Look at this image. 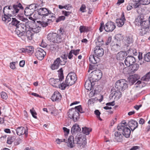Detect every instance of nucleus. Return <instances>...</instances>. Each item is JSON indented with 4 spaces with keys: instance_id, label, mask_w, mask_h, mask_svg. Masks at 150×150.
<instances>
[{
    "instance_id": "nucleus-1",
    "label": "nucleus",
    "mask_w": 150,
    "mask_h": 150,
    "mask_svg": "<svg viewBox=\"0 0 150 150\" xmlns=\"http://www.w3.org/2000/svg\"><path fill=\"white\" fill-rule=\"evenodd\" d=\"M67 143L68 146L71 148L74 147L75 144H77L79 146H82L83 147L86 143V139L81 134H77L75 138L73 136H71L68 138Z\"/></svg>"
},
{
    "instance_id": "nucleus-2",
    "label": "nucleus",
    "mask_w": 150,
    "mask_h": 150,
    "mask_svg": "<svg viewBox=\"0 0 150 150\" xmlns=\"http://www.w3.org/2000/svg\"><path fill=\"white\" fill-rule=\"evenodd\" d=\"M11 10H13V7L11 6H6L3 9V11L4 16H2V19L6 23H8L11 20V18L8 16L10 14V12H11Z\"/></svg>"
},
{
    "instance_id": "nucleus-3",
    "label": "nucleus",
    "mask_w": 150,
    "mask_h": 150,
    "mask_svg": "<svg viewBox=\"0 0 150 150\" xmlns=\"http://www.w3.org/2000/svg\"><path fill=\"white\" fill-rule=\"evenodd\" d=\"M47 38L50 42L54 43H59L62 41L61 35L54 33H49L47 35Z\"/></svg>"
},
{
    "instance_id": "nucleus-4",
    "label": "nucleus",
    "mask_w": 150,
    "mask_h": 150,
    "mask_svg": "<svg viewBox=\"0 0 150 150\" xmlns=\"http://www.w3.org/2000/svg\"><path fill=\"white\" fill-rule=\"evenodd\" d=\"M68 117L74 122H76L79 118V114L75 108L69 109L68 112Z\"/></svg>"
},
{
    "instance_id": "nucleus-5",
    "label": "nucleus",
    "mask_w": 150,
    "mask_h": 150,
    "mask_svg": "<svg viewBox=\"0 0 150 150\" xmlns=\"http://www.w3.org/2000/svg\"><path fill=\"white\" fill-rule=\"evenodd\" d=\"M115 87L117 90L124 91L128 87L127 82L124 79L120 80L116 82Z\"/></svg>"
},
{
    "instance_id": "nucleus-6",
    "label": "nucleus",
    "mask_w": 150,
    "mask_h": 150,
    "mask_svg": "<svg viewBox=\"0 0 150 150\" xmlns=\"http://www.w3.org/2000/svg\"><path fill=\"white\" fill-rule=\"evenodd\" d=\"M76 74L74 72L69 73L66 77L65 82L70 86L74 84L77 80V77Z\"/></svg>"
},
{
    "instance_id": "nucleus-7",
    "label": "nucleus",
    "mask_w": 150,
    "mask_h": 150,
    "mask_svg": "<svg viewBox=\"0 0 150 150\" xmlns=\"http://www.w3.org/2000/svg\"><path fill=\"white\" fill-rule=\"evenodd\" d=\"M64 65L62 62L60 57L57 58L54 61L53 64H51L50 68L52 70L57 69L59 68V66Z\"/></svg>"
},
{
    "instance_id": "nucleus-8",
    "label": "nucleus",
    "mask_w": 150,
    "mask_h": 150,
    "mask_svg": "<svg viewBox=\"0 0 150 150\" xmlns=\"http://www.w3.org/2000/svg\"><path fill=\"white\" fill-rule=\"evenodd\" d=\"M35 54L38 60H41L46 55V52L42 49L39 48L37 49Z\"/></svg>"
},
{
    "instance_id": "nucleus-9",
    "label": "nucleus",
    "mask_w": 150,
    "mask_h": 150,
    "mask_svg": "<svg viewBox=\"0 0 150 150\" xmlns=\"http://www.w3.org/2000/svg\"><path fill=\"white\" fill-rule=\"evenodd\" d=\"M115 27L114 23L111 21L108 22L106 24L104 29L107 32H112L115 28Z\"/></svg>"
},
{
    "instance_id": "nucleus-10",
    "label": "nucleus",
    "mask_w": 150,
    "mask_h": 150,
    "mask_svg": "<svg viewBox=\"0 0 150 150\" xmlns=\"http://www.w3.org/2000/svg\"><path fill=\"white\" fill-rule=\"evenodd\" d=\"M135 58L132 55H129L125 60V63L127 67H129L135 62Z\"/></svg>"
},
{
    "instance_id": "nucleus-11",
    "label": "nucleus",
    "mask_w": 150,
    "mask_h": 150,
    "mask_svg": "<svg viewBox=\"0 0 150 150\" xmlns=\"http://www.w3.org/2000/svg\"><path fill=\"white\" fill-rule=\"evenodd\" d=\"M49 10L45 8H42L39 9H38L37 12L38 15L42 16V18L43 20H45L46 15L47 13Z\"/></svg>"
},
{
    "instance_id": "nucleus-12",
    "label": "nucleus",
    "mask_w": 150,
    "mask_h": 150,
    "mask_svg": "<svg viewBox=\"0 0 150 150\" xmlns=\"http://www.w3.org/2000/svg\"><path fill=\"white\" fill-rule=\"evenodd\" d=\"M16 131L18 135L20 136L23 134H25L26 137H27L28 135V130L25 129L23 127H20L17 128L16 130Z\"/></svg>"
},
{
    "instance_id": "nucleus-13",
    "label": "nucleus",
    "mask_w": 150,
    "mask_h": 150,
    "mask_svg": "<svg viewBox=\"0 0 150 150\" xmlns=\"http://www.w3.org/2000/svg\"><path fill=\"white\" fill-rule=\"evenodd\" d=\"M47 15H46L45 19H47V22H51L54 21L56 19L55 15L53 13H52V12L49 10L47 13Z\"/></svg>"
},
{
    "instance_id": "nucleus-14",
    "label": "nucleus",
    "mask_w": 150,
    "mask_h": 150,
    "mask_svg": "<svg viewBox=\"0 0 150 150\" xmlns=\"http://www.w3.org/2000/svg\"><path fill=\"white\" fill-rule=\"evenodd\" d=\"M20 9H23V8L20 3H17L13 5V11L11 10V12H12V13L14 14L18 13Z\"/></svg>"
},
{
    "instance_id": "nucleus-15",
    "label": "nucleus",
    "mask_w": 150,
    "mask_h": 150,
    "mask_svg": "<svg viewBox=\"0 0 150 150\" xmlns=\"http://www.w3.org/2000/svg\"><path fill=\"white\" fill-rule=\"evenodd\" d=\"M62 96L60 93L58 91H55L51 97L53 101L58 102L61 99Z\"/></svg>"
},
{
    "instance_id": "nucleus-16",
    "label": "nucleus",
    "mask_w": 150,
    "mask_h": 150,
    "mask_svg": "<svg viewBox=\"0 0 150 150\" xmlns=\"http://www.w3.org/2000/svg\"><path fill=\"white\" fill-rule=\"evenodd\" d=\"M94 52L97 56L101 57L104 54V51L103 49L100 46H97L94 49Z\"/></svg>"
},
{
    "instance_id": "nucleus-17",
    "label": "nucleus",
    "mask_w": 150,
    "mask_h": 150,
    "mask_svg": "<svg viewBox=\"0 0 150 150\" xmlns=\"http://www.w3.org/2000/svg\"><path fill=\"white\" fill-rule=\"evenodd\" d=\"M138 124L137 122L133 120H131L129 121L128 123V126L131 129L132 131H133L134 129L138 127Z\"/></svg>"
},
{
    "instance_id": "nucleus-18",
    "label": "nucleus",
    "mask_w": 150,
    "mask_h": 150,
    "mask_svg": "<svg viewBox=\"0 0 150 150\" xmlns=\"http://www.w3.org/2000/svg\"><path fill=\"white\" fill-rule=\"evenodd\" d=\"M21 26L22 28L21 30H16L15 31L16 33L19 37H20L25 35V32L27 31L24 23H22V25Z\"/></svg>"
},
{
    "instance_id": "nucleus-19",
    "label": "nucleus",
    "mask_w": 150,
    "mask_h": 150,
    "mask_svg": "<svg viewBox=\"0 0 150 150\" xmlns=\"http://www.w3.org/2000/svg\"><path fill=\"white\" fill-rule=\"evenodd\" d=\"M120 91L117 89L114 91L110 94V97H114V99L116 100L119 99L122 96V93Z\"/></svg>"
},
{
    "instance_id": "nucleus-20",
    "label": "nucleus",
    "mask_w": 150,
    "mask_h": 150,
    "mask_svg": "<svg viewBox=\"0 0 150 150\" xmlns=\"http://www.w3.org/2000/svg\"><path fill=\"white\" fill-rule=\"evenodd\" d=\"M94 82H93L89 78L86 80L85 83V87L86 89L91 91L94 85Z\"/></svg>"
},
{
    "instance_id": "nucleus-21",
    "label": "nucleus",
    "mask_w": 150,
    "mask_h": 150,
    "mask_svg": "<svg viewBox=\"0 0 150 150\" xmlns=\"http://www.w3.org/2000/svg\"><path fill=\"white\" fill-rule=\"evenodd\" d=\"M144 19L143 15H141L138 16L135 18L134 22L136 25L140 26L142 23L144 21Z\"/></svg>"
},
{
    "instance_id": "nucleus-22",
    "label": "nucleus",
    "mask_w": 150,
    "mask_h": 150,
    "mask_svg": "<svg viewBox=\"0 0 150 150\" xmlns=\"http://www.w3.org/2000/svg\"><path fill=\"white\" fill-rule=\"evenodd\" d=\"M120 130H122V134L126 138H128L130 137L131 131L130 129L128 127H124L123 129H120Z\"/></svg>"
},
{
    "instance_id": "nucleus-23",
    "label": "nucleus",
    "mask_w": 150,
    "mask_h": 150,
    "mask_svg": "<svg viewBox=\"0 0 150 150\" xmlns=\"http://www.w3.org/2000/svg\"><path fill=\"white\" fill-rule=\"evenodd\" d=\"M127 55L126 52L121 51L118 53L116 56V59L117 60L122 61L123 60Z\"/></svg>"
},
{
    "instance_id": "nucleus-24",
    "label": "nucleus",
    "mask_w": 150,
    "mask_h": 150,
    "mask_svg": "<svg viewBox=\"0 0 150 150\" xmlns=\"http://www.w3.org/2000/svg\"><path fill=\"white\" fill-rule=\"evenodd\" d=\"M89 59L90 62L93 64H96L99 62L100 61L99 58L94 56V55H90L89 57Z\"/></svg>"
},
{
    "instance_id": "nucleus-25",
    "label": "nucleus",
    "mask_w": 150,
    "mask_h": 150,
    "mask_svg": "<svg viewBox=\"0 0 150 150\" xmlns=\"http://www.w3.org/2000/svg\"><path fill=\"white\" fill-rule=\"evenodd\" d=\"M115 141L117 142H121L122 140L123 136L120 132L118 131L115 132Z\"/></svg>"
},
{
    "instance_id": "nucleus-26",
    "label": "nucleus",
    "mask_w": 150,
    "mask_h": 150,
    "mask_svg": "<svg viewBox=\"0 0 150 150\" xmlns=\"http://www.w3.org/2000/svg\"><path fill=\"white\" fill-rule=\"evenodd\" d=\"M81 131V128L79 127L78 125L76 124L73 126L71 128V132L73 134L80 132Z\"/></svg>"
},
{
    "instance_id": "nucleus-27",
    "label": "nucleus",
    "mask_w": 150,
    "mask_h": 150,
    "mask_svg": "<svg viewBox=\"0 0 150 150\" xmlns=\"http://www.w3.org/2000/svg\"><path fill=\"white\" fill-rule=\"evenodd\" d=\"M121 45L120 42H117L112 46L111 50L114 52H117L121 49Z\"/></svg>"
},
{
    "instance_id": "nucleus-28",
    "label": "nucleus",
    "mask_w": 150,
    "mask_h": 150,
    "mask_svg": "<svg viewBox=\"0 0 150 150\" xmlns=\"http://www.w3.org/2000/svg\"><path fill=\"white\" fill-rule=\"evenodd\" d=\"M128 125V123L125 122V120H123L121 122L118 124L117 127V129L120 131V129H123L124 127H127Z\"/></svg>"
},
{
    "instance_id": "nucleus-29",
    "label": "nucleus",
    "mask_w": 150,
    "mask_h": 150,
    "mask_svg": "<svg viewBox=\"0 0 150 150\" xmlns=\"http://www.w3.org/2000/svg\"><path fill=\"white\" fill-rule=\"evenodd\" d=\"M56 87L59 88L62 90H64L68 86H70L68 84L63 82L62 83H58L57 85H55Z\"/></svg>"
},
{
    "instance_id": "nucleus-30",
    "label": "nucleus",
    "mask_w": 150,
    "mask_h": 150,
    "mask_svg": "<svg viewBox=\"0 0 150 150\" xmlns=\"http://www.w3.org/2000/svg\"><path fill=\"white\" fill-rule=\"evenodd\" d=\"M140 0H133V6L134 8L140 9L141 8V4L140 3Z\"/></svg>"
},
{
    "instance_id": "nucleus-31",
    "label": "nucleus",
    "mask_w": 150,
    "mask_h": 150,
    "mask_svg": "<svg viewBox=\"0 0 150 150\" xmlns=\"http://www.w3.org/2000/svg\"><path fill=\"white\" fill-rule=\"evenodd\" d=\"M90 76L88 78L90 79L92 82H95L98 81L100 79H99L98 77H97L95 74L93 73V71H92L90 75Z\"/></svg>"
},
{
    "instance_id": "nucleus-32",
    "label": "nucleus",
    "mask_w": 150,
    "mask_h": 150,
    "mask_svg": "<svg viewBox=\"0 0 150 150\" xmlns=\"http://www.w3.org/2000/svg\"><path fill=\"white\" fill-rule=\"evenodd\" d=\"M150 22L148 20H145L142 23L141 26V27L149 29L150 26Z\"/></svg>"
},
{
    "instance_id": "nucleus-33",
    "label": "nucleus",
    "mask_w": 150,
    "mask_h": 150,
    "mask_svg": "<svg viewBox=\"0 0 150 150\" xmlns=\"http://www.w3.org/2000/svg\"><path fill=\"white\" fill-rule=\"evenodd\" d=\"M34 12V10H31L26 7L24 10V14L26 16H30L33 14Z\"/></svg>"
},
{
    "instance_id": "nucleus-34",
    "label": "nucleus",
    "mask_w": 150,
    "mask_h": 150,
    "mask_svg": "<svg viewBox=\"0 0 150 150\" xmlns=\"http://www.w3.org/2000/svg\"><path fill=\"white\" fill-rule=\"evenodd\" d=\"M149 30V29H147L141 27V28L139 29V34L141 36H143L146 34Z\"/></svg>"
},
{
    "instance_id": "nucleus-35",
    "label": "nucleus",
    "mask_w": 150,
    "mask_h": 150,
    "mask_svg": "<svg viewBox=\"0 0 150 150\" xmlns=\"http://www.w3.org/2000/svg\"><path fill=\"white\" fill-rule=\"evenodd\" d=\"M124 40L128 44H130L133 42V40L132 36H126Z\"/></svg>"
},
{
    "instance_id": "nucleus-36",
    "label": "nucleus",
    "mask_w": 150,
    "mask_h": 150,
    "mask_svg": "<svg viewBox=\"0 0 150 150\" xmlns=\"http://www.w3.org/2000/svg\"><path fill=\"white\" fill-rule=\"evenodd\" d=\"M93 73L95 74L96 76L100 79L102 76V73L100 70L96 69L93 71Z\"/></svg>"
},
{
    "instance_id": "nucleus-37",
    "label": "nucleus",
    "mask_w": 150,
    "mask_h": 150,
    "mask_svg": "<svg viewBox=\"0 0 150 150\" xmlns=\"http://www.w3.org/2000/svg\"><path fill=\"white\" fill-rule=\"evenodd\" d=\"M50 50L53 52H55L56 51L57 49L58 48V46L57 45L52 44L49 45Z\"/></svg>"
},
{
    "instance_id": "nucleus-38",
    "label": "nucleus",
    "mask_w": 150,
    "mask_h": 150,
    "mask_svg": "<svg viewBox=\"0 0 150 150\" xmlns=\"http://www.w3.org/2000/svg\"><path fill=\"white\" fill-rule=\"evenodd\" d=\"M97 45H102L103 44V40L102 37L99 36L95 40Z\"/></svg>"
},
{
    "instance_id": "nucleus-39",
    "label": "nucleus",
    "mask_w": 150,
    "mask_h": 150,
    "mask_svg": "<svg viewBox=\"0 0 150 150\" xmlns=\"http://www.w3.org/2000/svg\"><path fill=\"white\" fill-rule=\"evenodd\" d=\"M115 39L117 42H120L121 40L124 39V35L121 34H118L116 35Z\"/></svg>"
},
{
    "instance_id": "nucleus-40",
    "label": "nucleus",
    "mask_w": 150,
    "mask_h": 150,
    "mask_svg": "<svg viewBox=\"0 0 150 150\" xmlns=\"http://www.w3.org/2000/svg\"><path fill=\"white\" fill-rule=\"evenodd\" d=\"M141 80L143 81H149L150 80V71L142 77L141 78Z\"/></svg>"
},
{
    "instance_id": "nucleus-41",
    "label": "nucleus",
    "mask_w": 150,
    "mask_h": 150,
    "mask_svg": "<svg viewBox=\"0 0 150 150\" xmlns=\"http://www.w3.org/2000/svg\"><path fill=\"white\" fill-rule=\"evenodd\" d=\"M38 7L39 6L37 4H34L29 5L27 7L28 8L31 10L32 9L34 10V11L36 10H38V9H37V8H38Z\"/></svg>"
},
{
    "instance_id": "nucleus-42",
    "label": "nucleus",
    "mask_w": 150,
    "mask_h": 150,
    "mask_svg": "<svg viewBox=\"0 0 150 150\" xmlns=\"http://www.w3.org/2000/svg\"><path fill=\"white\" fill-rule=\"evenodd\" d=\"M26 31V36L28 39L30 40H31L33 38V33H32L31 31L30 30H28Z\"/></svg>"
},
{
    "instance_id": "nucleus-43",
    "label": "nucleus",
    "mask_w": 150,
    "mask_h": 150,
    "mask_svg": "<svg viewBox=\"0 0 150 150\" xmlns=\"http://www.w3.org/2000/svg\"><path fill=\"white\" fill-rule=\"evenodd\" d=\"M12 19V21L11 23L12 25L16 27L20 23V21L15 18H13Z\"/></svg>"
},
{
    "instance_id": "nucleus-44",
    "label": "nucleus",
    "mask_w": 150,
    "mask_h": 150,
    "mask_svg": "<svg viewBox=\"0 0 150 150\" xmlns=\"http://www.w3.org/2000/svg\"><path fill=\"white\" fill-rule=\"evenodd\" d=\"M60 57L63 59V61H62V63L64 65H65L67 62V54H66L65 53H63L60 56Z\"/></svg>"
},
{
    "instance_id": "nucleus-45",
    "label": "nucleus",
    "mask_w": 150,
    "mask_h": 150,
    "mask_svg": "<svg viewBox=\"0 0 150 150\" xmlns=\"http://www.w3.org/2000/svg\"><path fill=\"white\" fill-rule=\"evenodd\" d=\"M131 66H132L131 70L133 72H134L137 71L139 67V65L137 64H134L131 65Z\"/></svg>"
},
{
    "instance_id": "nucleus-46",
    "label": "nucleus",
    "mask_w": 150,
    "mask_h": 150,
    "mask_svg": "<svg viewBox=\"0 0 150 150\" xmlns=\"http://www.w3.org/2000/svg\"><path fill=\"white\" fill-rule=\"evenodd\" d=\"M82 129L83 133L86 135H88L90 132L91 131V129L86 127H82Z\"/></svg>"
},
{
    "instance_id": "nucleus-47",
    "label": "nucleus",
    "mask_w": 150,
    "mask_h": 150,
    "mask_svg": "<svg viewBox=\"0 0 150 150\" xmlns=\"http://www.w3.org/2000/svg\"><path fill=\"white\" fill-rule=\"evenodd\" d=\"M139 78L137 75L135 74L133 77L131 78L129 80V81L132 82V84L134 83Z\"/></svg>"
},
{
    "instance_id": "nucleus-48",
    "label": "nucleus",
    "mask_w": 150,
    "mask_h": 150,
    "mask_svg": "<svg viewBox=\"0 0 150 150\" xmlns=\"http://www.w3.org/2000/svg\"><path fill=\"white\" fill-rule=\"evenodd\" d=\"M128 53L129 54H132L136 56L137 54V50L135 49H130L128 51Z\"/></svg>"
},
{
    "instance_id": "nucleus-49",
    "label": "nucleus",
    "mask_w": 150,
    "mask_h": 150,
    "mask_svg": "<svg viewBox=\"0 0 150 150\" xmlns=\"http://www.w3.org/2000/svg\"><path fill=\"white\" fill-rule=\"evenodd\" d=\"M58 72H60V73L59 75V79L61 81L64 79V76L63 75V70L62 68H61L58 71Z\"/></svg>"
},
{
    "instance_id": "nucleus-50",
    "label": "nucleus",
    "mask_w": 150,
    "mask_h": 150,
    "mask_svg": "<svg viewBox=\"0 0 150 150\" xmlns=\"http://www.w3.org/2000/svg\"><path fill=\"white\" fill-rule=\"evenodd\" d=\"M116 23L117 25L119 27H121L124 23L123 21L119 19H117L116 20Z\"/></svg>"
},
{
    "instance_id": "nucleus-51",
    "label": "nucleus",
    "mask_w": 150,
    "mask_h": 150,
    "mask_svg": "<svg viewBox=\"0 0 150 150\" xmlns=\"http://www.w3.org/2000/svg\"><path fill=\"white\" fill-rule=\"evenodd\" d=\"M27 52L30 53H33L34 50L33 47L32 46H27L26 47Z\"/></svg>"
},
{
    "instance_id": "nucleus-52",
    "label": "nucleus",
    "mask_w": 150,
    "mask_h": 150,
    "mask_svg": "<svg viewBox=\"0 0 150 150\" xmlns=\"http://www.w3.org/2000/svg\"><path fill=\"white\" fill-rule=\"evenodd\" d=\"M88 30V27L83 25H81L79 28V31L81 33L87 32Z\"/></svg>"
},
{
    "instance_id": "nucleus-53",
    "label": "nucleus",
    "mask_w": 150,
    "mask_h": 150,
    "mask_svg": "<svg viewBox=\"0 0 150 150\" xmlns=\"http://www.w3.org/2000/svg\"><path fill=\"white\" fill-rule=\"evenodd\" d=\"M144 59L146 62H150V52H149L144 55Z\"/></svg>"
},
{
    "instance_id": "nucleus-54",
    "label": "nucleus",
    "mask_w": 150,
    "mask_h": 150,
    "mask_svg": "<svg viewBox=\"0 0 150 150\" xmlns=\"http://www.w3.org/2000/svg\"><path fill=\"white\" fill-rule=\"evenodd\" d=\"M75 108L76 110L78 112V113H84L85 112L84 111H83L81 105L75 107Z\"/></svg>"
},
{
    "instance_id": "nucleus-55",
    "label": "nucleus",
    "mask_w": 150,
    "mask_h": 150,
    "mask_svg": "<svg viewBox=\"0 0 150 150\" xmlns=\"http://www.w3.org/2000/svg\"><path fill=\"white\" fill-rule=\"evenodd\" d=\"M31 30L33 32L35 33H39L41 30L40 27L39 26L35 28H31Z\"/></svg>"
},
{
    "instance_id": "nucleus-56",
    "label": "nucleus",
    "mask_w": 150,
    "mask_h": 150,
    "mask_svg": "<svg viewBox=\"0 0 150 150\" xmlns=\"http://www.w3.org/2000/svg\"><path fill=\"white\" fill-rule=\"evenodd\" d=\"M65 18V17L64 16H62L59 17L56 20V22L58 23L61 21H63Z\"/></svg>"
},
{
    "instance_id": "nucleus-57",
    "label": "nucleus",
    "mask_w": 150,
    "mask_h": 150,
    "mask_svg": "<svg viewBox=\"0 0 150 150\" xmlns=\"http://www.w3.org/2000/svg\"><path fill=\"white\" fill-rule=\"evenodd\" d=\"M30 111L33 117L35 118H36L37 116L35 115H36L37 114L34 110V108H33L32 109L30 110Z\"/></svg>"
},
{
    "instance_id": "nucleus-58",
    "label": "nucleus",
    "mask_w": 150,
    "mask_h": 150,
    "mask_svg": "<svg viewBox=\"0 0 150 150\" xmlns=\"http://www.w3.org/2000/svg\"><path fill=\"white\" fill-rule=\"evenodd\" d=\"M1 97L2 99H6L7 98L8 96L5 92H2L1 93Z\"/></svg>"
},
{
    "instance_id": "nucleus-59",
    "label": "nucleus",
    "mask_w": 150,
    "mask_h": 150,
    "mask_svg": "<svg viewBox=\"0 0 150 150\" xmlns=\"http://www.w3.org/2000/svg\"><path fill=\"white\" fill-rule=\"evenodd\" d=\"M140 1L142 3V5H147L150 3V0H140Z\"/></svg>"
},
{
    "instance_id": "nucleus-60",
    "label": "nucleus",
    "mask_w": 150,
    "mask_h": 150,
    "mask_svg": "<svg viewBox=\"0 0 150 150\" xmlns=\"http://www.w3.org/2000/svg\"><path fill=\"white\" fill-rule=\"evenodd\" d=\"M71 51L73 52V54L75 56H77L78 54H79L80 52V49L77 50H71Z\"/></svg>"
},
{
    "instance_id": "nucleus-61",
    "label": "nucleus",
    "mask_w": 150,
    "mask_h": 150,
    "mask_svg": "<svg viewBox=\"0 0 150 150\" xmlns=\"http://www.w3.org/2000/svg\"><path fill=\"white\" fill-rule=\"evenodd\" d=\"M18 16L19 19L23 21L26 22L28 20L27 18H24L23 16L18 15Z\"/></svg>"
},
{
    "instance_id": "nucleus-62",
    "label": "nucleus",
    "mask_w": 150,
    "mask_h": 150,
    "mask_svg": "<svg viewBox=\"0 0 150 150\" xmlns=\"http://www.w3.org/2000/svg\"><path fill=\"white\" fill-rule=\"evenodd\" d=\"M61 81L58 79H54V85L53 86L56 87L55 85H57L58 83H60V81Z\"/></svg>"
},
{
    "instance_id": "nucleus-63",
    "label": "nucleus",
    "mask_w": 150,
    "mask_h": 150,
    "mask_svg": "<svg viewBox=\"0 0 150 150\" xmlns=\"http://www.w3.org/2000/svg\"><path fill=\"white\" fill-rule=\"evenodd\" d=\"M64 8L68 10H70L72 8V6L70 4L66 5L64 6Z\"/></svg>"
},
{
    "instance_id": "nucleus-64",
    "label": "nucleus",
    "mask_w": 150,
    "mask_h": 150,
    "mask_svg": "<svg viewBox=\"0 0 150 150\" xmlns=\"http://www.w3.org/2000/svg\"><path fill=\"white\" fill-rule=\"evenodd\" d=\"M71 12L69 11H62V14L64 15L65 16H68L71 13Z\"/></svg>"
}]
</instances>
